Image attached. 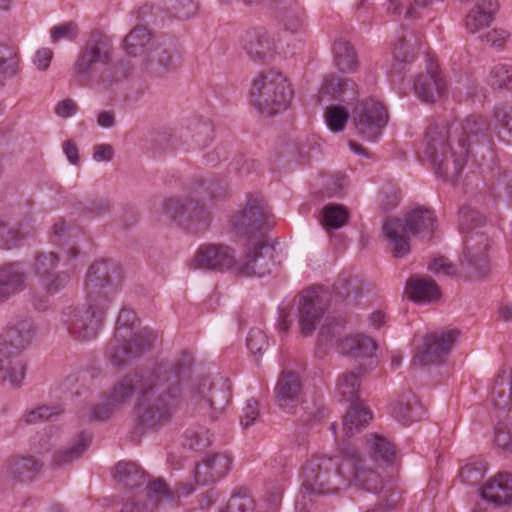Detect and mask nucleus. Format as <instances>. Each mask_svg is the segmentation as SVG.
Here are the masks:
<instances>
[{"instance_id":"09e8293b","label":"nucleus","mask_w":512,"mask_h":512,"mask_svg":"<svg viewBox=\"0 0 512 512\" xmlns=\"http://www.w3.org/2000/svg\"><path fill=\"white\" fill-rule=\"evenodd\" d=\"M490 190L496 198L512 200V170L500 168L493 175Z\"/></svg>"},{"instance_id":"bf43d9fd","label":"nucleus","mask_w":512,"mask_h":512,"mask_svg":"<svg viewBox=\"0 0 512 512\" xmlns=\"http://www.w3.org/2000/svg\"><path fill=\"white\" fill-rule=\"evenodd\" d=\"M260 415L259 403L256 399L247 400L240 416V423L243 428L247 429L252 426Z\"/></svg>"},{"instance_id":"49530a36","label":"nucleus","mask_w":512,"mask_h":512,"mask_svg":"<svg viewBox=\"0 0 512 512\" xmlns=\"http://www.w3.org/2000/svg\"><path fill=\"white\" fill-rule=\"evenodd\" d=\"M150 41V31L144 26H136L124 38V48L127 54L138 56L145 51V47Z\"/></svg>"},{"instance_id":"cd10ccee","label":"nucleus","mask_w":512,"mask_h":512,"mask_svg":"<svg viewBox=\"0 0 512 512\" xmlns=\"http://www.w3.org/2000/svg\"><path fill=\"white\" fill-rule=\"evenodd\" d=\"M241 42L249 58L255 62L265 61L273 55L274 41L262 29L246 31L241 38Z\"/></svg>"},{"instance_id":"473e14b6","label":"nucleus","mask_w":512,"mask_h":512,"mask_svg":"<svg viewBox=\"0 0 512 512\" xmlns=\"http://www.w3.org/2000/svg\"><path fill=\"white\" fill-rule=\"evenodd\" d=\"M338 347L344 355L353 358H369L375 353L376 343L369 336L352 335L340 340Z\"/></svg>"},{"instance_id":"f03ea898","label":"nucleus","mask_w":512,"mask_h":512,"mask_svg":"<svg viewBox=\"0 0 512 512\" xmlns=\"http://www.w3.org/2000/svg\"><path fill=\"white\" fill-rule=\"evenodd\" d=\"M489 121L477 114L452 123H431L426 131L425 155L435 173L456 179L471 153L473 144L487 140Z\"/></svg>"},{"instance_id":"f8f14e48","label":"nucleus","mask_w":512,"mask_h":512,"mask_svg":"<svg viewBox=\"0 0 512 512\" xmlns=\"http://www.w3.org/2000/svg\"><path fill=\"white\" fill-rule=\"evenodd\" d=\"M231 230L240 238H246L248 243L265 238L266 230L270 227L269 212L257 199L249 198L243 208L231 218Z\"/></svg>"},{"instance_id":"ea45409f","label":"nucleus","mask_w":512,"mask_h":512,"mask_svg":"<svg viewBox=\"0 0 512 512\" xmlns=\"http://www.w3.org/2000/svg\"><path fill=\"white\" fill-rule=\"evenodd\" d=\"M146 61L147 69L156 75H162L163 73L174 70L177 67L171 51L163 44L153 47L149 51Z\"/></svg>"},{"instance_id":"423d86ee","label":"nucleus","mask_w":512,"mask_h":512,"mask_svg":"<svg viewBox=\"0 0 512 512\" xmlns=\"http://www.w3.org/2000/svg\"><path fill=\"white\" fill-rule=\"evenodd\" d=\"M436 218L432 210L417 207L408 212L403 219L390 217L383 224V233L393 248V256L402 258L410 250V235L430 238Z\"/></svg>"},{"instance_id":"6e6552de","label":"nucleus","mask_w":512,"mask_h":512,"mask_svg":"<svg viewBox=\"0 0 512 512\" xmlns=\"http://www.w3.org/2000/svg\"><path fill=\"white\" fill-rule=\"evenodd\" d=\"M491 401L499 419L495 426L494 443L501 453H512V435L503 420L512 422V369L501 368L496 375Z\"/></svg>"},{"instance_id":"1a4fd4ad","label":"nucleus","mask_w":512,"mask_h":512,"mask_svg":"<svg viewBox=\"0 0 512 512\" xmlns=\"http://www.w3.org/2000/svg\"><path fill=\"white\" fill-rule=\"evenodd\" d=\"M112 40L100 31L91 33L72 66V76L80 85H87L97 65L107 66L113 60Z\"/></svg>"},{"instance_id":"338daca9","label":"nucleus","mask_w":512,"mask_h":512,"mask_svg":"<svg viewBox=\"0 0 512 512\" xmlns=\"http://www.w3.org/2000/svg\"><path fill=\"white\" fill-rule=\"evenodd\" d=\"M429 269L435 274H444L446 276L456 275V266L446 257L435 258L429 265Z\"/></svg>"},{"instance_id":"4d7b16f0","label":"nucleus","mask_w":512,"mask_h":512,"mask_svg":"<svg viewBox=\"0 0 512 512\" xmlns=\"http://www.w3.org/2000/svg\"><path fill=\"white\" fill-rule=\"evenodd\" d=\"M415 57L414 46L405 37L399 38L393 48V58L400 63H410Z\"/></svg>"},{"instance_id":"6ab92c4d","label":"nucleus","mask_w":512,"mask_h":512,"mask_svg":"<svg viewBox=\"0 0 512 512\" xmlns=\"http://www.w3.org/2000/svg\"><path fill=\"white\" fill-rule=\"evenodd\" d=\"M60 257L55 252H39L35 255L31 265L32 273L43 283L48 293H56L63 289L69 282L66 272H55Z\"/></svg>"},{"instance_id":"20e7f679","label":"nucleus","mask_w":512,"mask_h":512,"mask_svg":"<svg viewBox=\"0 0 512 512\" xmlns=\"http://www.w3.org/2000/svg\"><path fill=\"white\" fill-rule=\"evenodd\" d=\"M157 335L148 327L138 328L134 311L123 308L119 312L115 332L106 348V357L116 367H121L148 352Z\"/></svg>"},{"instance_id":"603ef678","label":"nucleus","mask_w":512,"mask_h":512,"mask_svg":"<svg viewBox=\"0 0 512 512\" xmlns=\"http://www.w3.org/2000/svg\"><path fill=\"white\" fill-rule=\"evenodd\" d=\"M348 119L349 113L343 107L329 106L326 109L325 122L328 128L334 133L343 131L346 127Z\"/></svg>"},{"instance_id":"69168bd1","label":"nucleus","mask_w":512,"mask_h":512,"mask_svg":"<svg viewBox=\"0 0 512 512\" xmlns=\"http://www.w3.org/2000/svg\"><path fill=\"white\" fill-rule=\"evenodd\" d=\"M112 203L109 199L95 198L88 202L85 210L95 217L104 216L112 211Z\"/></svg>"},{"instance_id":"f704fd0d","label":"nucleus","mask_w":512,"mask_h":512,"mask_svg":"<svg viewBox=\"0 0 512 512\" xmlns=\"http://www.w3.org/2000/svg\"><path fill=\"white\" fill-rule=\"evenodd\" d=\"M406 293L415 302H431L440 295L437 283L432 279L413 276L406 286Z\"/></svg>"},{"instance_id":"39448f33","label":"nucleus","mask_w":512,"mask_h":512,"mask_svg":"<svg viewBox=\"0 0 512 512\" xmlns=\"http://www.w3.org/2000/svg\"><path fill=\"white\" fill-rule=\"evenodd\" d=\"M341 457L316 455L303 466L301 492L320 496L337 493L347 486L346 445L341 449Z\"/></svg>"},{"instance_id":"864d4df0","label":"nucleus","mask_w":512,"mask_h":512,"mask_svg":"<svg viewBox=\"0 0 512 512\" xmlns=\"http://www.w3.org/2000/svg\"><path fill=\"white\" fill-rule=\"evenodd\" d=\"M490 85L498 89L512 90V66L496 64L490 71Z\"/></svg>"},{"instance_id":"4c0bfd02","label":"nucleus","mask_w":512,"mask_h":512,"mask_svg":"<svg viewBox=\"0 0 512 512\" xmlns=\"http://www.w3.org/2000/svg\"><path fill=\"white\" fill-rule=\"evenodd\" d=\"M91 440L90 434L81 432L70 445L56 452L53 465L61 467L78 460L90 445Z\"/></svg>"},{"instance_id":"58836bf2","label":"nucleus","mask_w":512,"mask_h":512,"mask_svg":"<svg viewBox=\"0 0 512 512\" xmlns=\"http://www.w3.org/2000/svg\"><path fill=\"white\" fill-rule=\"evenodd\" d=\"M114 477L126 488L134 489L146 482L145 471L136 463L120 461L114 468Z\"/></svg>"},{"instance_id":"052dcab7","label":"nucleus","mask_w":512,"mask_h":512,"mask_svg":"<svg viewBox=\"0 0 512 512\" xmlns=\"http://www.w3.org/2000/svg\"><path fill=\"white\" fill-rule=\"evenodd\" d=\"M283 22L287 30L293 33L300 31L305 24L304 11L300 8L286 11L283 16Z\"/></svg>"},{"instance_id":"13d9d810","label":"nucleus","mask_w":512,"mask_h":512,"mask_svg":"<svg viewBox=\"0 0 512 512\" xmlns=\"http://www.w3.org/2000/svg\"><path fill=\"white\" fill-rule=\"evenodd\" d=\"M63 411L64 410L61 406L42 405L27 414L26 422L35 424L41 420H49L54 416L62 414Z\"/></svg>"},{"instance_id":"b1692460","label":"nucleus","mask_w":512,"mask_h":512,"mask_svg":"<svg viewBox=\"0 0 512 512\" xmlns=\"http://www.w3.org/2000/svg\"><path fill=\"white\" fill-rule=\"evenodd\" d=\"M324 308L318 294L311 289L301 293L298 302V319L301 333L310 336L322 318Z\"/></svg>"},{"instance_id":"c03bdc74","label":"nucleus","mask_w":512,"mask_h":512,"mask_svg":"<svg viewBox=\"0 0 512 512\" xmlns=\"http://www.w3.org/2000/svg\"><path fill=\"white\" fill-rule=\"evenodd\" d=\"M493 118L498 138L512 146V105H497L493 111Z\"/></svg>"},{"instance_id":"9d476101","label":"nucleus","mask_w":512,"mask_h":512,"mask_svg":"<svg viewBox=\"0 0 512 512\" xmlns=\"http://www.w3.org/2000/svg\"><path fill=\"white\" fill-rule=\"evenodd\" d=\"M123 279L120 266L112 260L95 262L87 271L85 280L86 297L108 305Z\"/></svg>"},{"instance_id":"e2e57ef3","label":"nucleus","mask_w":512,"mask_h":512,"mask_svg":"<svg viewBox=\"0 0 512 512\" xmlns=\"http://www.w3.org/2000/svg\"><path fill=\"white\" fill-rule=\"evenodd\" d=\"M268 346L267 335L260 329H251L247 337V347L253 354L261 353Z\"/></svg>"},{"instance_id":"2f4dec72","label":"nucleus","mask_w":512,"mask_h":512,"mask_svg":"<svg viewBox=\"0 0 512 512\" xmlns=\"http://www.w3.org/2000/svg\"><path fill=\"white\" fill-rule=\"evenodd\" d=\"M177 486L171 489L162 479L155 480L149 484V499L155 501L161 506H167L170 508L177 507L181 495H189L192 493V488L189 486Z\"/></svg>"},{"instance_id":"393cba45","label":"nucleus","mask_w":512,"mask_h":512,"mask_svg":"<svg viewBox=\"0 0 512 512\" xmlns=\"http://www.w3.org/2000/svg\"><path fill=\"white\" fill-rule=\"evenodd\" d=\"M358 96V85L352 79L328 75L319 90L318 102L323 103L339 99L342 102L352 103Z\"/></svg>"},{"instance_id":"c756f323","label":"nucleus","mask_w":512,"mask_h":512,"mask_svg":"<svg viewBox=\"0 0 512 512\" xmlns=\"http://www.w3.org/2000/svg\"><path fill=\"white\" fill-rule=\"evenodd\" d=\"M482 496L496 506L512 504V475L499 473L482 488Z\"/></svg>"},{"instance_id":"c9c22d12","label":"nucleus","mask_w":512,"mask_h":512,"mask_svg":"<svg viewBox=\"0 0 512 512\" xmlns=\"http://www.w3.org/2000/svg\"><path fill=\"white\" fill-rule=\"evenodd\" d=\"M372 419L370 410L362 403H352L343 418V432L346 437H352L360 432Z\"/></svg>"},{"instance_id":"aec40b11","label":"nucleus","mask_w":512,"mask_h":512,"mask_svg":"<svg viewBox=\"0 0 512 512\" xmlns=\"http://www.w3.org/2000/svg\"><path fill=\"white\" fill-rule=\"evenodd\" d=\"M35 335V326L30 319H17L10 322L0 334V354H20L31 344Z\"/></svg>"},{"instance_id":"de8ad7c7","label":"nucleus","mask_w":512,"mask_h":512,"mask_svg":"<svg viewBox=\"0 0 512 512\" xmlns=\"http://www.w3.org/2000/svg\"><path fill=\"white\" fill-rule=\"evenodd\" d=\"M103 67L98 76L97 83L104 90L110 89L128 75V67L123 62L110 63Z\"/></svg>"},{"instance_id":"f3484780","label":"nucleus","mask_w":512,"mask_h":512,"mask_svg":"<svg viewBox=\"0 0 512 512\" xmlns=\"http://www.w3.org/2000/svg\"><path fill=\"white\" fill-rule=\"evenodd\" d=\"M347 486L354 484L358 488L371 493H379L384 488V480L381 474L368 464V460L362 459L357 448L346 444Z\"/></svg>"},{"instance_id":"ddd939ff","label":"nucleus","mask_w":512,"mask_h":512,"mask_svg":"<svg viewBox=\"0 0 512 512\" xmlns=\"http://www.w3.org/2000/svg\"><path fill=\"white\" fill-rule=\"evenodd\" d=\"M162 208L180 226L194 233L206 230L212 218L210 209L195 199H165Z\"/></svg>"},{"instance_id":"6e6d98bb","label":"nucleus","mask_w":512,"mask_h":512,"mask_svg":"<svg viewBox=\"0 0 512 512\" xmlns=\"http://www.w3.org/2000/svg\"><path fill=\"white\" fill-rule=\"evenodd\" d=\"M18 62L8 47L0 45V88L4 86L7 75H15Z\"/></svg>"},{"instance_id":"5fc2aeb1","label":"nucleus","mask_w":512,"mask_h":512,"mask_svg":"<svg viewBox=\"0 0 512 512\" xmlns=\"http://www.w3.org/2000/svg\"><path fill=\"white\" fill-rule=\"evenodd\" d=\"M335 294L347 303H353L361 294L360 288L351 279L340 276L333 284Z\"/></svg>"},{"instance_id":"c85d7f7f","label":"nucleus","mask_w":512,"mask_h":512,"mask_svg":"<svg viewBox=\"0 0 512 512\" xmlns=\"http://www.w3.org/2000/svg\"><path fill=\"white\" fill-rule=\"evenodd\" d=\"M366 444L369 452V461L375 463L378 468H384L394 463L396 448L388 438L380 434L367 436Z\"/></svg>"},{"instance_id":"79ce46f5","label":"nucleus","mask_w":512,"mask_h":512,"mask_svg":"<svg viewBox=\"0 0 512 512\" xmlns=\"http://www.w3.org/2000/svg\"><path fill=\"white\" fill-rule=\"evenodd\" d=\"M333 57L341 72H352L358 66L357 54L353 46L344 38H338L333 45Z\"/></svg>"},{"instance_id":"dca6fc26","label":"nucleus","mask_w":512,"mask_h":512,"mask_svg":"<svg viewBox=\"0 0 512 512\" xmlns=\"http://www.w3.org/2000/svg\"><path fill=\"white\" fill-rule=\"evenodd\" d=\"M274 248L260 238L249 242L243 260L237 262L234 274L238 277H263L271 272L274 265Z\"/></svg>"},{"instance_id":"a211bd4d","label":"nucleus","mask_w":512,"mask_h":512,"mask_svg":"<svg viewBox=\"0 0 512 512\" xmlns=\"http://www.w3.org/2000/svg\"><path fill=\"white\" fill-rule=\"evenodd\" d=\"M458 335L457 330L426 335L423 344L417 348L412 364L425 367L444 363Z\"/></svg>"},{"instance_id":"5701e85b","label":"nucleus","mask_w":512,"mask_h":512,"mask_svg":"<svg viewBox=\"0 0 512 512\" xmlns=\"http://www.w3.org/2000/svg\"><path fill=\"white\" fill-rule=\"evenodd\" d=\"M413 89L415 95L425 103H434L440 99L446 91V82L438 71V66L430 62L426 72L415 78Z\"/></svg>"},{"instance_id":"0eeeda50","label":"nucleus","mask_w":512,"mask_h":512,"mask_svg":"<svg viewBox=\"0 0 512 512\" xmlns=\"http://www.w3.org/2000/svg\"><path fill=\"white\" fill-rule=\"evenodd\" d=\"M293 96L286 78L272 70L259 73L253 80L250 92L251 103L266 116L285 111Z\"/></svg>"},{"instance_id":"a878e982","label":"nucleus","mask_w":512,"mask_h":512,"mask_svg":"<svg viewBox=\"0 0 512 512\" xmlns=\"http://www.w3.org/2000/svg\"><path fill=\"white\" fill-rule=\"evenodd\" d=\"M27 274L20 262L0 266V303L25 290Z\"/></svg>"},{"instance_id":"680f3d73","label":"nucleus","mask_w":512,"mask_h":512,"mask_svg":"<svg viewBox=\"0 0 512 512\" xmlns=\"http://www.w3.org/2000/svg\"><path fill=\"white\" fill-rule=\"evenodd\" d=\"M78 35V26L74 22H67L54 26L51 30V38L53 42L61 39L74 40Z\"/></svg>"},{"instance_id":"bb28decb","label":"nucleus","mask_w":512,"mask_h":512,"mask_svg":"<svg viewBox=\"0 0 512 512\" xmlns=\"http://www.w3.org/2000/svg\"><path fill=\"white\" fill-rule=\"evenodd\" d=\"M232 458L226 453H215L196 467L195 480L198 484L209 485L227 475Z\"/></svg>"},{"instance_id":"72a5a7b5","label":"nucleus","mask_w":512,"mask_h":512,"mask_svg":"<svg viewBox=\"0 0 512 512\" xmlns=\"http://www.w3.org/2000/svg\"><path fill=\"white\" fill-rule=\"evenodd\" d=\"M424 413V407L412 393L402 395L393 408L394 417L404 425L420 420Z\"/></svg>"},{"instance_id":"774afa93","label":"nucleus","mask_w":512,"mask_h":512,"mask_svg":"<svg viewBox=\"0 0 512 512\" xmlns=\"http://www.w3.org/2000/svg\"><path fill=\"white\" fill-rule=\"evenodd\" d=\"M213 435L208 430L193 432L191 435V448L202 449L210 446L213 442Z\"/></svg>"},{"instance_id":"a18cd8bd","label":"nucleus","mask_w":512,"mask_h":512,"mask_svg":"<svg viewBox=\"0 0 512 512\" xmlns=\"http://www.w3.org/2000/svg\"><path fill=\"white\" fill-rule=\"evenodd\" d=\"M349 212L340 204H327L322 209L321 224L327 230H336L347 224Z\"/></svg>"},{"instance_id":"2eb2a0df","label":"nucleus","mask_w":512,"mask_h":512,"mask_svg":"<svg viewBox=\"0 0 512 512\" xmlns=\"http://www.w3.org/2000/svg\"><path fill=\"white\" fill-rule=\"evenodd\" d=\"M352 118L358 135L365 140L376 141L388 122V112L382 103L368 98L355 105Z\"/></svg>"},{"instance_id":"8fccbe9b","label":"nucleus","mask_w":512,"mask_h":512,"mask_svg":"<svg viewBox=\"0 0 512 512\" xmlns=\"http://www.w3.org/2000/svg\"><path fill=\"white\" fill-rule=\"evenodd\" d=\"M254 500L247 489L239 488L234 491L225 508L219 512H253Z\"/></svg>"},{"instance_id":"412c9836","label":"nucleus","mask_w":512,"mask_h":512,"mask_svg":"<svg viewBox=\"0 0 512 512\" xmlns=\"http://www.w3.org/2000/svg\"><path fill=\"white\" fill-rule=\"evenodd\" d=\"M303 384L294 371H283L274 388L275 404L284 412L293 413L302 402Z\"/></svg>"},{"instance_id":"7c9ffc66","label":"nucleus","mask_w":512,"mask_h":512,"mask_svg":"<svg viewBox=\"0 0 512 512\" xmlns=\"http://www.w3.org/2000/svg\"><path fill=\"white\" fill-rule=\"evenodd\" d=\"M498 5L495 0H477L466 16V29L475 34L482 28L489 26L493 20Z\"/></svg>"},{"instance_id":"7ed1b4c3","label":"nucleus","mask_w":512,"mask_h":512,"mask_svg":"<svg viewBox=\"0 0 512 512\" xmlns=\"http://www.w3.org/2000/svg\"><path fill=\"white\" fill-rule=\"evenodd\" d=\"M485 224V217L478 210L464 206L459 210V228L465 235L461 275L466 280L484 279L490 272V239L479 230Z\"/></svg>"},{"instance_id":"3c124183","label":"nucleus","mask_w":512,"mask_h":512,"mask_svg":"<svg viewBox=\"0 0 512 512\" xmlns=\"http://www.w3.org/2000/svg\"><path fill=\"white\" fill-rule=\"evenodd\" d=\"M27 236L19 228L0 219V247L12 249L17 247Z\"/></svg>"},{"instance_id":"4468645a","label":"nucleus","mask_w":512,"mask_h":512,"mask_svg":"<svg viewBox=\"0 0 512 512\" xmlns=\"http://www.w3.org/2000/svg\"><path fill=\"white\" fill-rule=\"evenodd\" d=\"M188 398L200 413L215 421L230 402L231 393L224 383L214 384L204 379L191 386Z\"/></svg>"},{"instance_id":"37998d69","label":"nucleus","mask_w":512,"mask_h":512,"mask_svg":"<svg viewBox=\"0 0 512 512\" xmlns=\"http://www.w3.org/2000/svg\"><path fill=\"white\" fill-rule=\"evenodd\" d=\"M364 371L362 367H358L356 370L344 373L339 377L337 391L342 400L351 404L359 402L360 377Z\"/></svg>"},{"instance_id":"4be33fe9","label":"nucleus","mask_w":512,"mask_h":512,"mask_svg":"<svg viewBox=\"0 0 512 512\" xmlns=\"http://www.w3.org/2000/svg\"><path fill=\"white\" fill-rule=\"evenodd\" d=\"M235 260L234 251L226 245L209 244L201 246L193 259L195 268L206 270L231 269L234 273Z\"/></svg>"},{"instance_id":"9b49d317","label":"nucleus","mask_w":512,"mask_h":512,"mask_svg":"<svg viewBox=\"0 0 512 512\" xmlns=\"http://www.w3.org/2000/svg\"><path fill=\"white\" fill-rule=\"evenodd\" d=\"M108 305L100 301H90L82 307L70 308L64 313V323L70 334L78 341L94 339L104 320Z\"/></svg>"},{"instance_id":"e433bc0d","label":"nucleus","mask_w":512,"mask_h":512,"mask_svg":"<svg viewBox=\"0 0 512 512\" xmlns=\"http://www.w3.org/2000/svg\"><path fill=\"white\" fill-rule=\"evenodd\" d=\"M25 374L26 364L19 356L0 354V382H8L14 387H19Z\"/></svg>"},{"instance_id":"0e129e2a","label":"nucleus","mask_w":512,"mask_h":512,"mask_svg":"<svg viewBox=\"0 0 512 512\" xmlns=\"http://www.w3.org/2000/svg\"><path fill=\"white\" fill-rule=\"evenodd\" d=\"M484 476V470L480 465L467 464L460 469V478L462 482L468 485L479 484Z\"/></svg>"},{"instance_id":"f257e3e1","label":"nucleus","mask_w":512,"mask_h":512,"mask_svg":"<svg viewBox=\"0 0 512 512\" xmlns=\"http://www.w3.org/2000/svg\"><path fill=\"white\" fill-rule=\"evenodd\" d=\"M192 356L183 353L174 361H161L151 369H136L117 381L102 403L92 410L96 420H107L139 393L136 425L142 432L168 424L183 398L182 384L188 377Z\"/></svg>"},{"instance_id":"a19ab883","label":"nucleus","mask_w":512,"mask_h":512,"mask_svg":"<svg viewBox=\"0 0 512 512\" xmlns=\"http://www.w3.org/2000/svg\"><path fill=\"white\" fill-rule=\"evenodd\" d=\"M42 468V463L32 456L13 459L9 464V472L17 482H30L35 479Z\"/></svg>"}]
</instances>
